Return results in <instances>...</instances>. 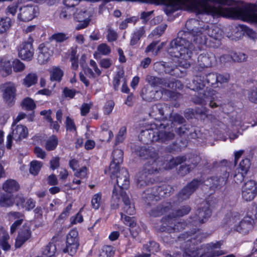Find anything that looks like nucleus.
Masks as SVG:
<instances>
[{
  "label": "nucleus",
  "instance_id": "nucleus-1",
  "mask_svg": "<svg viewBox=\"0 0 257 257\" xmlns=\"http://www.w3.org/2000/svg\"><path fill=\"white\" fill-rule=\"evenodd\" d=\"M205 24L196 19L188 20L185 25L186 31H180L178 37L170 43L168 49L169 54L172 57L179 58L180 66L187 68L190 67L189 60L191 57L194 46L191 43L193 41L198 44L205 43L206 38L203 39V28Z\"/></svg>",
  "mask_w": 257,
  "mask_h": 257
},
{
  "label": "nucleus",
  "instance_id": "nucleus-2",
  "mask_svg": "<svg viewBox=\"0 0 257 257\" xmlns=\"http://www.w3.org/2000/svg\"><path fill=\"white\" fill-rule=\"evenodd\" d=\"M157 159H151L143 166L142 171L136 176L137 185L139 188L153 184L155 182L153 176L159 172V168Z\"/></svg>",
  "mask_w": 257,
  "mask_h": 257
},
{
  "label": "nucleus",
  "instance_id": "nucleus-3",
  "mask_svg": "<svg viewBox=\"0 0 257 257\" xmlns=\"http://www.w3.org/2000/svg\"><path fill=\"white\" fill-rule=\"evenodd\" d=\"M230 164L226 160H223L219 162H213L212 167L210 169H219V170L223 173L222 176L211 177L208 178L206 180V185L212 190L220 188L225 185L229 176L228 170L229 169V165Z\"/></svg>",
  "mask_w": 257,
  "mask_h": 257
},
{
  "label": "nucleus",
  "instance_id": "nucleus-4",
  "mask_svg": "<svg viewBox=\"0 0 257 257\" xmlns=\"http://www.w3.org/2000/svg\"><path fill=\"white\" fill-rule=\"evenodd\" d=\"M231 18L243 20L254 19L257 22V1L255 4L233 7Z\"/></svg>",
  "mask_w": 257,
  "mask_h": 257
},
{
  "label": "nucleus",
  "instance_id": "nucleus-5",
  "mask_svg": "<svg viewBox=\"0 0 257 257\" xmlns=\"http://www.w3.org/2000/svg\"><path fill=\"white\" fill-rule=\"evenodd\" d=\"M217 73H201L196 76L193 83L197 90H202L206 84L214 88L217 87Z\"/></svg>",
  "mask_w": 257,
  "mask_h": 257
},
{
  "label": "nucleus",
  "instance_id": "nucleus-6",
  "mask_svg": "<svg viewBox=\"0 0 257 257\" xmlns=\"http://www.w3.org/2000/svg\"><path fill=\"white\" fill-rule=\"evenodd\" d=\"M109 172L111 179H116V183L119 188V190H118V192L120 193L123 189H127L128 188L130 185L129 175L126 169L117 168L114 174Z\"/></svg>",
  "mask_w": 257,
  "mask_h": 257
},
{
  "label": "nucleus",
  "instance_id": "nucleus-7",
  "mask_svg": "<svg viewBox=\"0 0 257 257\" xmlns=\"http://www.w3.org/2000/svg\"><path fill=\"white\" fill-rule=\"evenodd\" d=\"M200 179H194L184 186L177 195V201L180 203L189 199L201 184Z\"/></svg>",
  "mask_w": 257,
  "mask_h": 257
},
{
  "label": "nucleus",
  "instance_id": "nucleus-8",
  "mask_svg": "<svg viewBox=\"0 0 257 257\" xmlns=\"http://www.w3.org/2000/svg\"><path fill=\"white\" fill-rule=\"evenodd\" d=\"M176 217H163L162 220L163 221L162 225L160 227L162 231H166L171 233L175 231H180L185 226V224L183 223L178 222L175 219Z\"/></svg>",
  "mask_w": 257,
  "mask_h": 257
},
{
  "label": "nucleus",
  "instance_id": "nucleus-9",
  "mask_svg": "<svg viewBox=\"0 0 257 257\" xmlns=\"http://www.w3.org/2000/svg\"><path fill=\"white\" fill-rule=\"evenodd\" d=\"M132 149L136 155L143 159L158 158V152L153 147L135 145L132 147Z\"/></svg>",
  "mask_w": 257,
  "mask_h": 257
},
{
  "label": "nucleus",
  "instance_id": "nucleus-10",
  "mask_svg": "<svg viewBox=\"0 0 257 257\" xmlns=\"http://www.w3.org/2000/svg\"><path fill=\"white\" fill-rule=\"evenodd\" d=\"M78 235V233L76 230H70L67 235L66 246L63 249L64 252H68L71 255L76 253L79 245Z\"/></svg>",
  "mask_w": 257,
  "mask_h": 257
},
{
  "label": "nucleus",
  "instance_id": "nucleus-11",
  "mask_svg": "<svg viewBox=\"0 0 257 257\" xmlns=\"http://www.w3.org/2000/svg\"><path fill=\"white\" fill-rule=\"evenodd\" d=\"M33 40L29 37L27 42L22 43L18 49L19 56L22 59L31 61L34 54V49L33 47Z\"/></svg>",
  "mask_w": 257,
  "mask_h": 257
},
{
  "label": "nucleus",
  "instance_id": "nucleus-12",
  "mask_svg": "<svg viewBox=\"0 0 257 257\" xmlns=\"http://www.w3.org/2000/svg\"><path fill=\"white\" fill-rule=\"evenodd\" d=\"M257 194V183L250 180L246 182L242 187L241 195L242 198L246 201H251Z\"/></svg>",
  "mask_w": 257,
  "mask_h": 257
},
{
  "label": "nucleus",
  "instance_id": "nucleus-13",
  "mask_svg": "<svg viewBox=\"0 0 257 257\" xmlns=\"http://www.w3.org/2000/svg\"><path fill=\"white\" fill-rule=\"evenodd\" d=\"M163 92H168L166 89L157 90L152 87L145 86L142 90L141 95L144 100L148 101L157 100L162 98Z\"/></svg>",
  "mask_w": 257,
  "mask_h": 257
},
{
  "label": "nucleus",
  "instance_id": "nucleus-14",
  "mask_svg": "<svg viewBox=\"0 0 257 257\" xmlns=\"http://www.w3.org/2000/svg\"><path fill=\"white\" fill-rule=\"evenodd\" d=\"M163 125L164 130H157L156 139L157 142L165 144H168L170 141L173 140L176 136L173 129L170 130L167 128L165 124H161Z\"/></svg>",
  "mask_w": 257,
  "mask_h": 257
},
{
  "label": "nucleus",
  "instance_id": "nucleus-15",
  "mask_svg": "<svg viewBox=\"0 0 257 257\" xmlns=\"http://www.w3.org/2000/svg\"><path fill=\"white\" fill-rule=\"evenodd\" d=\"M38 62L42 65L47 63L53 54L49 44H41L38 48Z\"/></svg>",
  "mask_w": 257,
  "mask_h": 257
},
{
  "label": "nucleus",
  "instance_id": "nucleus-16",
  "mask_svg": "<svg viewBox=\"0 0 257 257\" xmlns=\"http://www.w3.org/2000/svg\"><path fill=\"white\" fill-rule=\"evenodd\" d=\"M154 65L155 68L158 71H164L166 73L176 76L179 75V72L180 70L179 68L171 63L158 62H156Z\"/></svg>",
  "mask_w": 257,
  "mask_h": 257
},
{
  "label": "nucleus",
  "instance_id": "nucleus-17",
  "mask_svg": "<svg viewBox=\"0 0 257 257\" xmlns=\"http://www.w3.org/2000/svg\"><path fill=\"white\" fill-rule=\"evenodd\" d=\"M31 236V228L29 225L25 224L20 229L18 235L16 239L15 246L17 248L20 247Z\"/></svg>",
  "mask_w": 257,
  "mask_h": 257
},
{
  "label": "nucleus",
  "instance_id": "nucleus-18",
  "mask_svg": "<svg viewBox=\"0 0 257 257\" xmlns=\"http://www.w3.org/2000/svg\"><path fill=\"white\" fill-rule=\"evenodd\" d=\"M206 34L216 40H220L222 37V31L219 28L213 25H211L210 27L208 24H205L203 28V39L205 38Z\"/></svg>",
  "mask_w": 257,
  "mask_h": 257
},
{
  "label": "nucleus",
  "instance_id": "nucleus-19",
  "mask_svg": "<svg viewBox=\"0 0 257 257\" xmlns=\"http://www.w3.org/2000/svg\"><path fill=\"white\" fill-rule=\"evenodd\" d=\"M4 98L10 106H12L15 102L16 93L15 85L11 82L7 83L4 84Z\"/></svg>",
  "mask_w": 257,
  "mask_h": 257
},
{
  "label": "nucleus",
  "instance_id": "nucleus-20",
  "mask_svg": "<svg viewBox=\"0 0 257 257\" xmlns=\"http://www.w3.org/2000/svg\"><path fill=\"white\" fill-rule=\"evenodd\" d=\"M112 160L109 166V172L114 174L117 168L123 161V152L120 149L114 150L112 153Z\"/></svg>",
  "mask_w": 257,
  "mask_h": 257
},
{
  "label": "nucleus",
  "instance_id": "nucleus-21",
  "mask_svg": "<svg viewBox=\"0 0 257 257\" xmlns=\"http://www.w3.org/2000/svg\"><path fill=\"white\" fill-rule=\"evenodd\" d=\"M156 136V130L147 129L142 130L139 134L138 138L141 142L145 144H148L152 142H157Z\"/></svg>",
  "mask_w": 257,
  "mask_h": 257
},
{
  "label": "nucleus",
  "instance_id": "nucleus-22",
  "mask_svg": "<svg viewBox=\"0 0 257 257\" xmlns=\"http://www.w3.org/2000/svg\"><path fill=\"white\" fill-rule=\"evenodd\" d=\"M214 61L215 56L212 53H203L198 57V65L202 68L211 67Z\"/></svg>",
  "mask_w": 257,
  "mask_h": 257
},
{
  "label": "nucleus",
  "instance_id": "nucleus-23",
  "mask_svg": "<svg viewBox=\"0 0 257 257\" xmlns=\"http://www.w3.org/2000/svg\"><path fill=\"white\" fill-rule=\"evenodd\" d=\"M211 215V211L209 207L207 206H204L197 210L192 222L195 224H197L198 223H203L204 222V219L209 218Z\"/></svg>",
  "mask_w": 257,
  "mask_h": 257
},
{
  "label": "nucleus",
  "instance_id": "nucleus-24",
  "mask_svg": "<svg viewBox=\"0 0 257 257\" xmlns=\"http://www.w3.org/2000/svg\"><path fill=\"white\" fill-rule=\"evenodd\" d=\"M253 222V218L252 217L249 216L244 217L234 229L239 233L246 234L252 228Z\"/></svg>",
  "mask_w": 257,
  "mask_h": 257
},
{
  "label": "nucleus",
  "instance_id": "nucleus-25",
  "mask_svg": "<svg viewBox=\"0 0 257 257\" xmlns=\"http://www.w3.org/2000/svg\"><path fill=\"white\" fill-rule=\"evenodd\" d=\"M171 208L172 205L170 202H164L152 209L150 214L153 217H158L168 212Z\"/></svg>",
  "mask_w": 257,
  "mask_h": 257
},
{
  "label": "nucleus",
  "instance_id": "nucleus-26",
  "mask_svg": "<svg viewBox=\"0 0 257 257\" xmlns=\"http://www.w3.org/2000/svg\"><path fill=\"white\" fill-rule=\"evenodd\" d=\"M11 134L16 141H20L22 139L27 137L28 131L26 126L22 125H18L15 128H13Z\"/></svg>",
  "mask_w": 257,
  "mask_h": 257
},
{
  "label": "nucleus",
  "instance_id": "nucleus-27",
  "mask_svg": "<svg viewBox=\"0 0 257 257\" xmlns=\"http://www.w3.org/2000/svg\"><path fill=\"white\" fill-rule=\"evenodd\" d=\"M120 195L124 205L123 207L124 212L130 215H133L135 213V206L134 204L131 203L129 197L126 192L121 191Z\"/></svg>",
  "mask_w": 257,
  "mask_h": 257
},
{
  "label": "nucleus",
  "instance_id": "nucleus-28",
  "mask_svg": "<svg viewBox=\"0 0 257 257\" xmlns=\"http://www.w3.org/2000/svg\"><path fill=\"white\" fill-rule=\"evenodd\" d=\"M69 166L73 170L77 171L75 173L74 175L78 178H84L87 176V168L86 166L82 167L79 171L77 168L79 167L78 161L75 159H72L69 161Z\"/></svg>",
  "mask_w": 257,
  "mask_h": 257
},
{
  "label": "nucleus",
  "instance_id": "nucleus-29",
  "mask_svg": "<svg viewBox=\"0 0 257 257\" xmlns=\"http://www.w3.org/2000/svg\"><path fill=\"white\" fill-rule=\"evenodd\" d=\"M18 18L22 21L27 22L32 20L34 18V9L32 7L25 6L21 8Z\"/></svg>",
  "mask_w": 257,
  "mask_h": 257
},
{
  "label": "nucleus",
  "instance_id": "nucleus-30",
  "mask_svg": "<svg viewBox=\"0 0 257 257\" xmlns=\"http://www.w3.org/2000/svg\"><path fill=\"white\" fill-rule=\"evenodd\" d=\"M222 243L220 241L216 243H210L207 244V248L208 250H211L204 254V257H214L221 255L224 254L222 250H215L213 249L219 248Z\"/></svg>",
  "mask_w": 257,
  "mask_h": 257
},
{
  "label": "nucleus",
  "instance_id": "nucleus-31",
  "mask_svg": "<svg viewBox=\"0 0 257 257\" xmlns=\"http://www.w3.org/2000/svg\"><path fill=\"white\" fill-rule=\"evenodd\" d=\"M157 194V186H154L145 190L143 193L142 197L146 201H149L154 200L157 201L159 200V195Z\"/></svg>",
  "mask_w": 257,
  "mask_h": 257
},
{
  "label": "nucleus",
  "instance_id": "nucleus-32",
  "mask_svg": "<svg viewBox=\"0 0 257 257\" xmlns=\"http://www.w3.org/2000/svg\"><path fill=\"white\" fill-rule=\"evenodd\" d=\"M12 72V64L10 60L5 58L1 59L0 62V73L5 77Z\"/></svg>",
  "mask_w": 257,
  "mask_h": 257
},
{
  "label": "nucleus",
  "instance_id": "nucleus-33",
  "mask_svg": "<svg viewBox=\"0 0 257 257\" xmlns=\"http://www.w3.org/2000/svg\"><path fill=\"white\" fill-rule=\"evenodd\" d=\"M3 190L9 194L17 191L19 189V185L14 180H8L6 181L3 186Z\"/></svg>",
  "mask_w": 257,
  "mask_h": 257
},
{
  "label": "nucleus",
  "instance_id": "nucleus-34",
  "mask_svg": "<svg viewBox=\"0 0 257 257\" xmlns=\"http://www.w3.org/2000/svg\"><path fill=\"white\" fill-rule=\"evenodd\" d=\"M157 194L159 195V199L167 196H169L173 190L172 187L167 184H163L160 186H157Z\"/></svg>",
  "mask_w": 257,
  "mask_h": 257
},
{
  "label": "nucleus",
  "instance_id": "nucleus-35",
  "mask_svg": "<svg viewBox=\"0 0 257 257\" xmlns=\"http://www.w3.org/2000/svg\"><path fill=\"white\" fill-rule=\"evenodd\" d=\"M191 211V207L189 205H186L181 206L179 209L173 212L171 214L168 215L169 217H182L188 214Z\"/></svg>",
  "mask_w": 257,
  "mask_h": 257
},
{
  "label": "nucleus",
  "instance_id": "nucleus-36",
  "mask_svg": "<svg viewBox=\"0 0 257 257\" xmlns=\"http://www.w3.org/2000/svg\"><path fill=\"white\" fill-rule=\"evenodd\" d=\"M146 81L151 85V87L158 86L160 85L164 86V85H166V79L151 75H148L146 77Z\"/></svg>",
  "mask_w": 257,
  "mask_h": 257
},
{
  "label": "nucleus",
  "instance_id": "nucleus-37",
  "mask_svg": "<svg viewBox=\"0 0 257 257\" xmlns=\"http://www.w3.org/2000/svg\"><path fill=\"white\" fill-rule=\"evenodd\" d=\"M14 203V200L10 194H2L0 198V205L4 207L12 206Z\"/></svg>",
  "mask_w": 257,
  "mask_h": 257
},
{
  "label": "nucleus",
  "instance_id": "nucleus-38",
  "mask_svg": "<svg viewBox=\"0 0 257 257\" xmlns=\"http://www.w3.org/2000/svg\"><path fill=\"white\" fill-rule=\"evenodd\" d=\"M173 107V105L168 106L165 103H158L153 106L152 110L154 112H173L175 110Z\"/></svg>",
  "mask_w": 257,
  "mask_h": 257
},
{
  "label": "nucleus",
  "instance_id": "nucleus-39",
  "mask_svg": "<svg viewBox=\"0 0 257 257\" xmlns=\"http://www.w3.org/2000/svg\"><path fill=\"white\" fill-rule=\"evenodd\" d=\"M50 73L51 81H60L63 76V71L58 67H53Z\"/></svg>",
  "mask_w": 257,
  "mask_h": 257
},
{
  "label": "nucleus",
  "instance_id": "nucleus-40",
  "mask_svg": "<svg viewBox=\"0 0 257 257\" xmlns=\"http://www.w3.org/2000/svg\"><path fill=\"white\" fill-rule=\"evenodd\" d=\"M56 251V245L53 243L50 242L43 250V257H54Z\"/></svg>",
  "mask_w": 257,
  "mask_h": 257
},
{
  "label": "nucleus",
  "instance_id": "nucleus-41",
  "mask_svg": "<svg viewBox=\"0 0 257 257\" xmlns=\"http://www.w3.org/2000/svg\"><path fill=\"white\" fill-rule=\"evenodd\" d=\"M114 251L111 246H104L99 251V257H112L114 254Z\"/></svg>",
  "mask_w": 257,
  "mask_h": 257
},
{
  "label": "nucleus",
  "instance_id": "nucleus-42",
  "mask_svg": "<svg viewBox=\"0 0 257 257\" xmlns=\"http://www.w3.org/2000/svg\"><path fill=\"white\" fill-rule=\"evenodd\" d=\"M21 105L23 108L28 111L33 110L36 107L34 101L29 97L24 98L21 102Z\"/></svg>",
  "mask_w": 257,
  "mask_h": 257
},
{
  "label": "nucleus",
  "instance_id": "nucleus-43",
  "mask_svg": "<svg viewBox=\"0 0 257 257\" xmlns=\"http://www.w3.org/2000/svg\"><path fill=\"white\" fill-rule=\"evenodd\" d=\"M38 80V77L35 73L28 74L23 80V84L27 87L35 84Z\"/></svg>",
  "mask_w": 257,
  "mask_h": 257
},
{
  "label": "nucleus",
  "instance_id": "nucleus-44",
  "mask_svg": "<svg viewBox=\"0 0 257 257\" xmlns=\"http://www.w3.org/2000/svg\"><path fill=\"white\" fill-rule=\"evenodd\" d=\"M58 143V141L56 136L53 135L46 141L45 148L47 151H53L56 148Z\"/></svg>",
  "mask_w": 257,
  "mask_h": 257
},
{
  "label": "nucleus",
  "instance_id": "nucleus-45",
  "mask_svg": "<svg viewBox=\"0 0 257 257\" xmlns=\"http://www.w3.org/2000/svg\"><path fill=\"white\" fill-rule=\"evenodd\" d=\"M145 30L143 27L140 28L133 35L130 41L132 46L136 45L140 40L141 37L144 34Z\"/></svg>",
  "mask_w": 257,
  "mask_h": 257
},
{
  "label": "nucleus",
  "instance_id": "nucleus-46",
  "mask_svg": "<svg viewBox=\"0 0 257 257\" xmlns=\"http://www.w3.org/2000/svg\"><path fill=\"white\" fill-rule=\"evenodd\" d=\"M120 196V192H118V189L114 187L112 194V203L111 207L112 209H115L118 207V202Z\"/></svg>",
  "mask_w": 257,
  "mask_h": 257
},
{
  "label": "nucleus",
  "instance_id": "nucleus-47",
  "mask_svg": "<svg viewBox=\"0 0 257 257\" xmlns=\"http://www.w3.org/2000/svg\"><path fill=\"white\" fill-rule=\"evenodd\" d=\"M170 121L174 125L175 123L181 124L185 121V118L179 113H167Z\"/></svg>",
  "mask_w": 257,
  "mask_h": 257
},
{
  "label": "nucleus",
  "instance_id": "nucleus-48",
  "mask_svg": "<svg viewBox=\"0 0 257 257\" xmlns=\"http://www.w3.org/2000/svg\"><path fill=\"white\" fill-rule=\"evenodd\" d=\"M11 25V19L8 17L0 20V33H3L9 29Z\"/></svg>",
  "mask_w": 257,
  "mask_h": 257
},
{
  "label": "nucleus",
  "instance_id": "nucleus-49",
  "mask_svg": "<svg viewBox=\"0 0 257 257\" xmlns=\"http://www.w3.org/2000/svg\"><path fill=\"white\" fill-rule=\"evenodd\" d=\"M250 165L251 163L249 159L247 158L243 159L239 163L238 170L243 172V173L247 174Z\"/></svg>",
  "mask_w": 257,
  "mask_h": 257
},
{
  "label": "nucleus",
  "instance_id": "nucleus-50",
  "mask_svg": "<svg viewBox=\"0 0 257 257\" xmlns=\"http://www.w3.org/2000/svg\"><path fill=\"white\" fill-rule=\"evenodd\" d=\"M159 245L155 241H150L149 244L144 245L143 249L146 251L154 253L159 250Z\"/></svg>",
  "mask_w": 257,
  "mask_h": 257
},
{
  "label": "nucleus",
  "instance_id": "nucleus-51",
  "mask_svg": "<svg viewBox=\"0 0 257 257\" xmlns=\"http://www.w3.org/2000/svg\"><path fill=\"white\" fill-rule=\"evenodd\" d=\"M42 166V163L41 162L37 161H33L31 163V166L30 168V172L33 175H36L39 171L41 167Z\"/></svg>",
  "mask_w": 257,
  "mask_h": 257
},
{
  "label": "nucleus",
  "instance_id": "nucleus-52",
  "mask_svg": "<svg viewBox=\"0 0 257 257\" xmlns=\"http://www.w3.org/2000/svg\"><path fill=\"white\" fill-rule=\"evenodd\" d=\"M164 86L172 89V90H176L177 88L180 89L182 88V84L180 81L172 79L170 81H168L166 79V85H164Z\"/></svg>",
  "mask_w": 257,
  "mask_h": 257
},
{
  "label": "nucleus",
  "instance_id": "nucleus-53",
  "mask_svg": "<svg viewBox=\"0 0 257 257\" xmlns=\"http://www.w3.org/2000/svg\"><path fill=\"white\" fill-rule=\"evenodd\" d=\"M126 128L125 126L121 127L115 137V145L122 143L125 138Z\"/></svg>",
  "mask_w": 257,
  "mask_h": 257
},
{
  "label": "nucleus",
  "instance_id": "nucleus-54",
  "mask_svg": "<svg viewBox=\"0 0 257 257\" xmlns=\"http://www.w3.org/2000/svg\"><path fill=\"white\" fill-rule=\"evenodd\" d=\"M120 215L121 219H124V223L127 225L130 228H132V227H134L137 224V222L134 217H131L126 216L125 214H123L122 212L120 213Z\"/></svg>",
  "mask_w": 257,
  "mask_h": 257
},
{
  "label": "nucleus",
  "instance_id": "nucleus-55",
  "mask_svg": "<svg viewBox=\"0 0 257 257\" xmlns=\"http://www.w3.org/2000/svg\"><path fill=\"white\" fill-rule=\"evenodd\" d=\"M247 59V56L243 53L234 52L232 53V60L234 62H242L246 61Z\"/></svg>",
  "mask_w": 257,
  "mask_h": 257
},
{
  "label": "nucleus",
  "instance_id": "nucleus-56",
  "mask_svg": "<svg viewBox=\"0 0 257 257\" xmlns=\"http://www.w3.org/2000/svg\"><path fill=\"white\" fill-rule=\"evenodd\" d=\"M184 257H200L202 254H200L198 249L195 247L191 249H186L184 254Z\"/></svg>",
  "mask_w": 257,
  "mask_h": 257
},
{
  "label": "nucleus",
  "instance_id": "nucleus-57",
  "mask_svg": "<svg viewBox=\"0 0 257 257\" xmlns=\"http://www.w3.org/2000/svg\"><path fill=\"white\" fill-rule=\"evenodd\" d=\"M230 79V75L228 73L219 74L217 73V87L218 84L228 83Z\"/></svg>",
  "mask_w": 257,
  "mask_h": 257
},
{
  "label": "nucleus",
  "instance_id": "nucleus-58",
  "mask_svg": "<svg viewBox=\"0 0 257 257\" xmlns=\"http://www.w3.org/2000/svg\"><path fill=\"white\" fill-rule=\"evenodd\" d=\"M193 170L189 164L181 165L178 169V173L181 176H184Z\"/></svg>",
  "mask_w": 257,
  "mask_h": 257
},
{
  "label": "nucleus",
  "instance_id": "nucleus-59",
  "mask_svg": "<svg viewBox=\"0 0 257 257\" xmlns=\"http://www.w3.org/2000/svg\"><path fill=\"white\" fill-rule=\"evenodd\" d=\"M101 199V194L100 193H97L93 196L91 205L94 209H97L99 207Z\"/></svg>",
  "mask_w": 257,
  "mask_h": 257
},
{
  "label": "nucleus",
  "instance_id": "nucleus-60",
  "mask_svg": "<svg viewBox=\"0 0 257 257\" xmlns=\"http://www.w3.org/2000/svg\"><path fill=\"white\" fill-rule=\"evenodd\" d=\"M174 131L180 137L185 136L189 131V127L186 125H184L179 127H175Z\"/></svg>",
  "mask_w": 257,
  "mask_h": 257
},
{
  "label": "nucleus",
  "instance_id": "nucleus-61",
  "mask_svg": "<svg viewBox=\"0 0 257 257\" xmlns=\"http://www.w3.org/2000/svg\"><path fill=\"white\" fill-rule=\"evenodd\" d=\"M15 202L18 207L24 208L26 207L25 199L21 194L17 195L16 196L14 200V203Z\"/></svg>",
  "mask_w": 257,
  "mask_h": 257
},
{
  "label": "nucleus",
  "instance_id": "nucleus-62",
  "mask_svg": "<svg viewBox=\"0 0 257 257\" xmlns=\"http://www.w3.org/2000/svg\"><path fill=\"white\" fill-rule=\"evenodd\" d=\"M66 127L67 131L70 132H75L76 131V127L73 120L69 116L66 118Z\"/></svg>",
  "mask_w": 257,
  "mask_h": 257
},
{
  "label": "nucleus",
  "instance_id": "nucleus-63",
  "mask_svg": "<svg viewBox=\"0 0 257 257\" xmlns=\"http://www.w3.org/2000/svg\"><path fill=\"white\" fill-rule=\"evenodd\" d=\"M98 51L103 55H106L110 53V48L106 44H101L98 46Z\"/></svg>",
  "mask_w": 257,
  "mask_h": 257
},
{
  "label": "nucleus",
  "instance_id": "nucleus-64",
  "mask_svg": "<svg viewBox=\"0 0 257 257\" xmlns=\"http://www.w3.org/2000/svg\"><path fill=\"white\" fill-rule=\"evenodd\" d=\"M247 97L250 102L257 103V88L249 91Z\"/></svg>",
  "mask_w": 257,
  "mask_h": 257
}]
</instances>
